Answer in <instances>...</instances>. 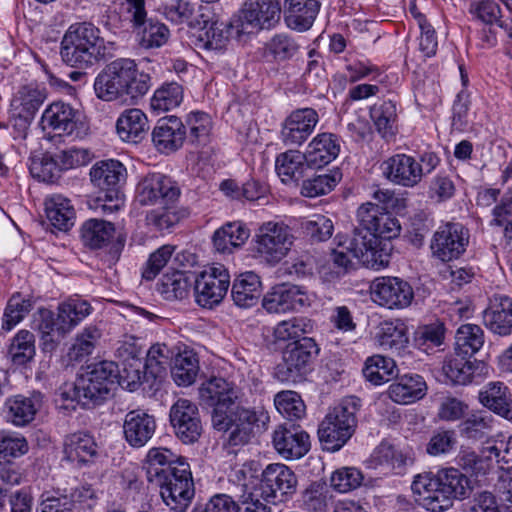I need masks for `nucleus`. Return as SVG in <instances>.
I'll use <instances>...</instances> for the list:
<instances>
[{
  "label": "nucleus",
  "mask_w": 512,
  "mask_h": 512,
  "mask_svg": "<svg viewBox=\"0 0 512 512\" xmlns=\"http://www.w3.org/2000/svg\"><path fill=\"white\" fill-rule=\"evenodd\" d=\"M381 170L384 178L395 185L413 188L421 182V168L418 160L405 153L388 157L382 162Z\"/></svg>",
  "instance_id": "24"
},
{
  "label": "nucleus",
  "mask_w": 512,
  "mask_h": 512,
  "mask_svg": "<svg viewBox=\"0 0 512 512\" xmlns=\"http://www.w3.org/2000/svg\"><path fill=\"white\" fill-rule=\"evenodd\" d=\"M341 149V139L338 135L323 132L317 134L306 147L308 166L321 168L335 160Z\"/></svg>",
  "instance_id": "34"
},
{
  "label": "nucleus",
  "mask_w": 512,
  "mask_h": 512,
  "mask_svg": "<svg viewBox=\"0 0 512 512\" xmlns=\"http://www.w3.org/2000/svg\"><path fill=\"white\" fill-rule=\"evenodd\" d=\"M189 133H186V139L195 147L206 146L210 142L212 121L208 114L204 112H192L187 116L186 125Z\"/></svg>",
  "instance_id": "52"
},
{
  "label": "nucleus",
  "mask_w": 512,
  "mask_h": 512,
  "mask_svg": "<svg viewBox=\"0 0 512 512\" xmlns=\"http://www.w3.org/2000/svg\"><path fill=\"white\" fill-rule=\"evenodd\" d=\"M156 430V421L152 415L141 410H132L125 415L123 433L126 442L133 448L147 444Z\"/></svg>",
  "instance_id": "31"
},
{
  "label": "nucleus",
  "mask_w": 512,
  "mask_h": 512,
  "mask_svg": "<svg viewBox=\"0 0 512 512\" xmlns=\"http://www.w3.org/2000/svg\"><path fill=\"white\" fill-rule=\"evenodd\" d=\"M110 389L100 382L92 381L87 373L82 374L74 385V397L83 405L96 404L109 395Z\"/></svg>",
  "instance_id": "54"
},
{
  "label": "nucleus",
  "mask_w": 512,
  "mask_h": 512,
  "mask_svg": "<svg viewBox=\"0 0 512 512\" xmlns=\"http://www.w3.org/2000/svg\"><path fill=\"white\" fill-rule=\"evenodd\" d=\"M357 217L360 226L370 231L377 240L380 238L390 240L400 235L399 220L377 204L371 202L362 204L357 210Z\"/></svg>",
  "instance_id": "22"
},
{
  "label": "nucleus",
  "mask_w": 512,
  "mask_h": 512,
  "mask_svg": "<svg viewBox=\"0 0 512 512\" xmlns=\"http://www.w3.org/2000/svg\"><path fill=\"white\" fill-rule=\"evenodd\" d=\"M125 166L118 160L109 159L95 163L90 169V179L99 189L91 207L103 214L118 211L124 204L122 186L126 180Z\"/></svg>",
  "instance_id": "5"
},
{
  "label": "nucleus",
  "mask_w": 512,
  "mask_h": 512,
  "mask_svg": "<svg viewBox=\"0 0 512 512\" xmlns=\"http://www.w3.org/2000/svg\"><path fill=\"white\" fill-rule=\"evenodd\" d=\"M478 400L494 414L512 420V395L504 382L491 381L485 384L478 393Z\"/></svg>",
  "instance_id": "33"
},
{
  "label": "nucleus",
  "mask_w": 512,
  "mask_h": 512,
  "mask_svg": "<svg viewBox=\"0 0 512 512\" xmlns=\"http://www.w3.org/2000/svg\"><path fill=\"white\" fill-rule=\"evenodd\" d=\"M63 459L78 467L93 463L98 455L94 437L86 432H75L64 441Z\"/></svg>",
  "instance_id": "35"
},
{
  "label": "nucleus",
  "mask_w": 512,
  "mask_h": 512,
  "mask_svg": "<svg viewBox=\"0 0 512 512\" xmlns=\"http://www.w3.org/2000/svg\"><path fill=\"white\" fill-rule=\"evenodd\" d=\"M445 327L441 322L423 325L414 333V342L418 349L429 354L435 347L443 344Z\"/></svg>",
  "instance_id": "58"
},
{
  "label": "nucleus",
  "mask_w": 512,
  "mask_h": 512,
  "mask_svg": "<svg viewBox=\"0 0 512 512\" xmlns=\"http://www.w3.org/2000/svg\"><path fill=\"white\" fill-rule=\"evenodd\" d=\"M151 139L159 153L170 155L183 146L186 140V126L176 116L160 118L152 130Z\"/></svg>",
  "instance_id": "26"
},
{
  "label": "nucleus",
  "mask_w": 512,
  "mask_h": 512,
  "mask_svg": "<svg viewBox=\"0 0 512 512\" xmlns=\"http://www.w3.org/2000/svg\"><path fill=\"white\" fill-rule=\"evenodd\" d=\"M45 213L50 224L58 230L67 231L74 224L75 210L70 200L55 194L45 200Z\"/></svg>",
  "instance_id": "43"
},
{
  "label": "nucleus",
  "mask_w": 512,
  "mask_h": 512,
  "mask_svg": "<svg viewBox=\"0 0 512 512\" xmlns=\"http://www.w3.org/2000/svg\"><path fill=\"white\" fill-rule=\"evenodd\" d=\"M100 337L101 332L96 326L90 325L85 327L82 332L76 336L75 342L69 349V359L72 361H82L93 352Z\"/></svg>",
  "instance_id": "59"
},
{
  "label": "nucleus",
  "mask_w": 512,
  "mask_h": 512,
  "mask_svg": "<svg viewBox=\"0 0 512 512\" xmlns=\"http://www.w3.org/2000/svg\"><path fill=\"white\" fill-rule=\"evenodd\" d=\"M262 292L260 277L254 272H245L237 276L231 288V297L234 304L240 308L255 306Z\"/></svg>",
  "instance_id": "40"
},
{
  "label": "nucleus",
  "mask_w": 512,
  "mask_h": 512,
  "mask_svg": "<svg viewBox=\"0 0 512 512\" xmlns=\"http://www.w3.org/2000/svg\"><path fill=\"white\" fill-rule=\"evenodd\" d=\"M482 320L485 327L494 334H512V298L494 295L482 313Z\"/></svg>",
  "instance_id": "28"
},
{
  "label": "nucleus",
  "mask_w": 512,
  "mask_h": 512,
  "mask_svg": "<svg viewBox=\"0 0 512 512\" xmlns=\"http://www.w3.org/2000/svg\"><path fill=\"white\" fill-rule=\"evenodd\" d=\"M35 341V335L26 329L19 330L11 338L7 356L14 366H26L34 360L36 355Z\"/></svg>",
  "instance_id": "44"
},
{
  "label": "nucleus",
  "mask_w": 512,
  "mask_h": 512,
  "mask_svg": "<svg viewBox=\"0 0 512 512\" xmlns=\"http://www.w3.org/2000/svg\"><path fill=\"white\" fill-rule=\"evenodd\" d=\"M372 300L388 309H404L414 299L412 286L398 277H379L371 285Z\"/></svg>",
  "instance_id": "17"
},
{
  "label": "nucleus",
  "mask_w": 512,
  "mask_h": 512,
  "mask_svg": "<svg viewBox=\"0 0 512 512\" xmlns=\"http://www.w3.org/2000/svg\"><path fill=\"white\" fill-rule=\"evenodd\" d=\"M169 36L170 32L167 26L153 19H148V22L137 31V41L145 49L163 46Z\"/></svg>",
  "instance_id": "57"
},
{
  "label": "nucleus",
  "mask_w": 512,
  "mask_h": 512,
  "mask_svg": "<svg viewBox=\"0 0 512 512\" xmlns=\"http://www.w3.org/2000/svg\"><path fill=\"white\" fill-rule=\"evenodd\" d=\"M272 444L284 459H300L310 450L309 434L299 425L284 423L278 425L272 433Z\"/></svg>",
  "instance_id": "19"
},
{
  "label": "nucleus",
  "mask_w": 512,
  "mask_h": 512,
  "mask_svg": "<svg viewBox=\"0 0 512 512\" xmlns=\"http://www.w3.org/2000/svg\"><path fill=\"white\" fill-rule=\"evenodd\" d=\"M469 231L457 222H448L438 227L435 231L430 248L432 255L448 262L458 259L465 251L469 243Z\"/></svg>",
  "instance_id": "15"
},
{
  "label": "nucleus",
  "mask_w": 512,
  "mask_h": 512,
  "mask_svg": "<svg viewBox=\"0 0 512 512\" xmlns=\"http://www.w3.org/2000/svg\"><path fill=\"white\" fill-rule=\"evenodd\" d=\"M322 0H284L285 21L287 25L298 31L308 30L321 6Z\"/></svg>",
  "instance_id": "39"
},
{
  "label": "nucleus",
  "mask_w": 512,
  "mask_h": 512,
  "mask_svg": "<svg viewBox=\"0 0 512 512\" xmlns=\"http://www.w3.org/2000/svg\"><path fill=\"white\" fill-rule=\"evenodd\" d=\"M411 489L416 502L430 512H444L454 500L469 496L470 481L456 468H444L437 473L424 472L414 477Z\"/></svg>",
  "instance_id": "2"
},
{
  "label": "nucleus",
  "mask_w": 512,
  "mask_h": 512,
  "mask_svg": "<svg viewBox=\"0 0 512 512\" xmlns=\"http://www.w3.org/2000/svg\"><path fill=\"white\" fill-rule=\"evenodd\" d=\"M183 100V89L175 82L165 83L153 94L150 105L158 112H167L178 107Z\"/></svg>",
  "instance_id": "55"
},
{
  "label": "nucleus",
  "mask_w": 512,
  "mask_h": 512,
  "mask_svg": "<svg viewBox=\"0 0 512 512\" xmlns=\"http://www.w3.org/2000/svg\"><path fill=\"white\" fill-rule=\"evenodd\" d=\"M115 235L113 223L91 218L86 220L80 229V238L83 245L91 250H98L108 246Z\"/></svg>",
  "instance_id": "41"
},
{
  "label": "nucleus",
  "mask_w": 512,
  "mask_h": 512,
  "mask_svg": "<svg viewBox=\"0 0 512 512\" xmlns=\"http://www.w3.org/2000/svg\"><path fill=\"white\" fill-rule=\"evenodd\" d=\"M305 164L308 166L306 152L290 149L276 157L275 169L282 182L288 183L302 177Z\"/></svg>",
  "instance_id": "47"
},
{
  "label": "nucleus",
  "mask_w": 512,
  "mask_h": 512,
  "mask_svg": "<svg viewBox=\"0 0 512 512\" xmlns=\"http://www.w3.org/2000/svg\"><path fill=\"white\" fill-rule=\"evenodd\" d=\"M407 457L388 443H381L370 457V465L380 469L383 474H401L406 465Z\"/></svg>",
  "instance_id": "46"
},
{
  "label": "nucleus",
  "mask_w": 512,
  "mask_h": 512,
  "mask_svg": "<svg viewBox=\"0 0 512 512\" xmlns=\"http://www.w3.org/2000/svg\"><path fill=\"white\" fill-rule=\"evenodd\" d=\"M396 365L393 359L381 355L368 358L363 374L374 385H381L396 376Z\"/></svg>",
  "instance_id": "53"
},
{
  "label": "nucleus",
  "mask_w": 512,
  "mask_h": 512,
  "mask_svg": "<svg viewBox=\"0 0 512 512\" xmlns=\"http://www.w3.org/2000/svg\"><path fill=\"white\" fill-rule=\"evenodd\" d=\"M43 128H50L58 135H71L79 126V112L70 104L53 102L42 114Z\"/></svg>",
  "instance_id": "32"
},
{
  "label": "nucleus",
  "mask_w": 512,
  "mask_h": 512,
  "mask_svg": "<svg viewBox=\"0 0 512 512\" xmlns=\"http://www.w3.org/2000/svg\"><path fill=\"white\" fill-rule=\"evenodd\" d=\"M369 115L377 132L385 139L391 138L396 132L397 108L392 100L383 101L370 107Z\"/></svg>",
  "instance_id": "49"
},
{
  "label": "nucleus",
  "mask_w": 512,
  "mask_h": 512,
  "mask_svg": "<svg viewBox=\"0 0 512 512\" xmlns=\"http://www.w3.org/2000/svg\"><path fill=\"white\" fill-rule=\"evenodd\" d=\"M249 235V230L242 222H229L214 232L213 245L218 252L231 253L234 248L241 247Z\"/></svg>",
  "instance_id": "45"
},
{
  "label": "nucleus",
  "mask_w": 512,
  "mask_h": 512,
  "mask_svg": "<svg viewBox=\"0 0 512 512\" xmlns=\"http://www.w3.org/2000/svg\"><path fill=\"white\" fill-rule=\"evenodd\" d=\"M375 339L384 350L392 351H400L408 342L404 324L392 321L381 323Z\"/></svg>",
  "instance_id": "51"
},
{
  "label": "nucleus",
  "mask_w": 512,
  "mask_h": 512,
  "mask_svg": "<svg viewBox=\"0 0 512 512\" xmlns=\"http://www.w3.org/2000/svg\"><path fill=\"white\" fill-rule=\"evenodd\" d=\"M191 285L189 275L176 271L162 278L158 290L166 300H182L189 295Z\"/></svg>",
  "instance_id": "56"
},
{
  "label": "nucleus",
  "mask_w": 512,
  "mask_h": 512,
  "mask_svg": "<svg viewBox=\"0 0 512 512\" xmlns=\"http://www.w3.org/2000/svg\"><path fill=\"white\" fill-rule=\"evenodd\" d=\"M341 180L338 171L318 174L304 180L301 186V194L305 197L315 198L331 192Z\"/></svg>",
  "instance_id": "60"
},
{
  "label": "nucleus",
  "mask_w": 512,
  "mask_h": 512,
  "mask_svg": "<svg viewBox=\"0 0 512 512\" xmlns=\"http://www.w3.org/2000/svg\"><path fill=\"white\" fill-rule=\"evenodd\" d=\"M256 238L257 252L266 261L278 263L290 250L293 237L288 226L269 221L259 227Z\"/></svg>",
  "instance_id": "16"
},
{
  "label": "nucleus",
  "mask_w": 512,
  "mask_h": 512,
  "mask_svg": "<svg viewBox=\"0 0 512 512\" xmlns=\"http://www.w3.org/2000/svg\"><path fill=\"white\" fill-rule=\"evenodd\" d=\"M318 122L319 115L313 108L292 111L281 125L282 143L288 147L301 146L311 136Z\"/></svg>",
  "instance_id": "21"
},
{
  "label": "nucleus",
  "mask_w": 512,
  "mask_h": 512,
  "mask_svg": "<svg viewBox=\"0 0 512 512\" xmlns=\"http://www.w3.org/2000/svg\"><path fill=\"white\" fill-rule=\"evenodd\" d=\"M89 161L90 153L87 150L72 148L53 156L44 155L42 158L33 159L30 172L39 181L54 183L60 178L62 171L85 165Z\"/></svg>",
  "instance_id": "11"
},
{
  "label": "nucleus",
  "mask_w": 512,
  "mask_h": 512,
  "mask_svg": "<svg viewBox=\"0 0 512 512\" xmlns=\"http://www.w3.org/2000/svg\"><path fill=\"white\" fill-rule=\"evenodd\" d=\"M151 87L149 74L140 71L136 62L118 58L96 76L94 91L100 100L136 104Z\"/></svg>",
  "instance_id": "1"
},
{
  "label": "nucleus",
  "mask_w": 512,
  "mask_h": 512,
  "mask_svg": "<svg viewBox=\"0 0 512 512\" xmlns=\"http://www.w3.org/2000/svg\"><path fill=\"white\" fill-rule=\"evenodd\" d=\"M199 372V360L193 350L185 349L179 352L171 366V375L179 386L194 383Z\"/></svg>",
  "instance_id": "48"
},
{
  "label": "nucleus",
  "mask_w": 512,
  "mask_h": 512,
  "mask_svg": "<svg viewBox=\"0 0 512 512\" xmlns=\"http://www.w3.org/2000/svg\"><path fill=\"white\" fill-rule=\"evenodd\" d=\"M240 391L224 378L214 377L204 382L199 389L201 401L213 407L212 424L215 429L226 428L227 412L235 408Z\"/></svg>",
  "instance_id": "10"
},
{
  "label": "nucleus",
  "mask_w": 512,
  "mask_h": 512,
  "mask_svg": "<svg viewBox=\"0 0 512 512\" xmlns=\"http://www.w3.org/2000/svg\"><path fill=\"white\" fill-rule=\"evenodd\" d=\"M266 51L277 61H285L294 57L300 44L285 33L275 34L267 43Z\"/></svg>",
  "instance_id": "63"
},
{
  "label": "nucleus",
  "mask_w": 512,
  "mask_h": 512,
  "mask_svg": "<svg viewBox=\"0 0 512 512\" xmlns=\"http://www.w3.org/2000/svg\"><path fill=\"white\" fill-rule=\"evenodd\" d=\"M178 184L161 173H149L144 176L136 188L137 199L142 205H159L162 208L173 207L180 197Z\"/></svg>",
  "instance_id": "14"
},
{
  "label": "nucleus",
  "mask_w": 512,
  "mask_h": 512,
  "mask_svg": "<svg viewBox=\"0 0 512 512\" xmlns=\"http://www.w3.org/2000/svg\"><path fill=\"white\" fill-rule=\"evenodd\" d=\"M281 13L279 0H245L230 22V34L241 39L274 29L280 23Z\"/></svg>",
  "instance_id": "6"
},
{
  "label": "nucleus",
  "mask_w": 512,
  "mask_h": 512,
  "mask_svg": "<svg viewBox=\"0 0 512 512\" xmlns=\"http://www.w3.org/2000/svg\"><path fill=\"white\" fill-rule=\"evenodd\" d=\"M105 54V40L99 28L90 22L70 25L62 38L60 55L63 62L71 67H91L103 60Z\"/></svg>",
  "instance_id": "3"
},
{
  "label": "nucleus",
  "mask_w": 512,
  "mask_h": 512,
  "mask_svg": "<svg viewBox=\"0 0 512 512\" xmlns=\"http://www.w3.org/2000/svg\"><path fill=\"white\" fill-rule=\"evenodd\" d=\"M230 285L228 269L218 264L199 273L194 279V294L198 305L213 308L220 304Z\"/></svg>",
  "instance_id": "13"
},
{
  "label": "nucleus",
  "mask_w": 512,
  "mask_h": 512,
  "mask_svg": "<svg viewBox=\"0 0 512 512\" xmlns=\"http://www.w3.org/2000/svg\"><path fill=\"white\" fill-rule=\"evenodd\" d=\"M361 408V400L356 396L343 398L321 421L318 436L324 449L340 450L355 433Z\"/></svg>",
  "instance_id": "4"
},
{
  "label": "nucleus",
  "mask_w": 512,
  "mask_h": 512,
  "mask_svg": "<svg viewBox=\"0 0 512 512\" xmlns=\"http://www.w3.org/2000/svg\"><path fill=\"white\" fill-rule=\"evenodd\" d=\"M43 402L44 395L40 391H33L29 396L17 395L9 398L5 403L6 419L15 426H26L35 419Z\"/></svg>",
  "instance_id": "30"
},
{
  "label": "nucleus",
  "mask_w": 512,
  "mask_h": 512,
  "mask_svg": "<svg viewBox=\"0 0 512 512\" xmlns=\"http://www.w3.org/2000/svg\"><path fill=\"white\" fill-rule=\"evenodd\" d=\"M47 98V91L35 83L21 86L10 103L11 117L29 125Z\"/></svg>",
  "instance_id": "27"
},
{
  "label": "nucleus",
  "mask_w": 512,
  "mask_h": 512,
  "mask_svg": "<svg viewBox=\"0 0 512 512\" xmlns=\"http://www.w3.org/2000/svg\"><path fill=\"white\" fill-rule=\"evenodd\" d=\"M297 485L296 474L281 463L269 464L261 475V495L274 505L288 501L295 494Z\"/></svg>",
  "instance_id": "12"
},
{
  "label": "nucleus",
  "mask_w": 512,
  "mask_h": 512,
  "mask_svg": "<svg viewBox=\"0 0 512 512\" xmlns=\"http://www.w3.org/2000/svg\"><path fill=\"white\" fill-rule=\"evenodd\" d=\"M309 305L308 294L301 287L287 283L272 287L262 300L263 308L269 313L298 311Z\"/></svg>",
  "instance_id": "23"
},
{
  "label": "nucleus",
  "mask_w": 512,
  "mask_h": 512,
  "mask_svg": "<svg viewBox=\"0 0 512 512\" xmlns=\"http://www.w3.org/2000/svg\"><path fill=\"white\" fill-rule=\"evenodd\" d=\"M389 398L398 404H411L422 399L427 393V384L418 374H404L388 388Z\"/></svg>",
  "instance_id": "37"
},
{
  "label": "nucleus",
  "mask_w": 512,
  "mask_h": 512,
  "mask_svg": "<svg viewBox=\"0 0 512 512\" xmlns=\"http://www.w3.org/2000/svg\"><path fill=\"white\" fill-rule=\"evenodd\" d=\"M484 344V332L476 324L461 325L455 335V353L472 357Z\"/></svg>",
  "instance_id": "50"
},
{
  "label": "nucleus",
  "mask_w": 512,
  "mask_h": 512,
  "mask_svg": "<svg viewBox=\"0 0 512 512\" xmlns=\"http://www.w3.org/2000/svg\"><path fill=\"white\" fill-rule=\"evenodd\" d=\"M270 421L268 412L263 408H246L237 405L227 412L226 428L217 429L227 433L229 446H243L255 437L256 432L265 430Z\"/></svg>",
  "instance_id": "7"
},
{
  "label": "nucleus",
  "mask_w": 512,
  "mask_h": 512,
  "mask_svg": "<svg viewBox=\"0 0 512 512\" xmlns=\"http://www.w3.org/2000/svg\"><path fill=\"white\" fill-rule=\"evenodd\" d=\"M180 464H188L180 460L171 450L162 447L151 448L145 458L143 468L148 482H159V479L180 467Z\"/></svg>",
  "instance_id": "38"
},
{
  "label": "nucleus",
  "mask_w": 512,
  "mask_h": 512,
  "mask_svg": "<svg viewBox=\"0 0 512 512\" xmlns=\"http://www.w3.org/2000/svg\"><path fill=\"white\" fill-rule=\"evenodd\" d=\"M148 130V118L138 108L125 109L116 121L117 135L127 143L141 142L146 137Z\"/></svg>",
  "instance_id": "36"
},
{
  "label": "nucleus",
  "mask_w": 512,
  "mask_h": 512,
  "mask_svg": "<svg viewBox=\"0 0 512 512\" xmlns=\"http://www.w3.org/2000/svg\"><path fill=\"white\" fill-rule=\"evenodd\" d=\"M504 10L495 0H481L471 8V13L486 26H496L512 37V0H502Z\"/></svg>",
  "instance_id": "29"
},
{
  "label": "nucleus",
  "mask_w": 512,
  "mask_h": 512,
  "mask_svg": "<svg viewBox=\"0 0 512 512\" xmlns=\"http://www.w3.org/2000/svg\"><path fill=\"white\" fill-rule=\"evenodd\" d=\"M320 351L313 338L302 337L287 345L282 362L277 365L275 375L281 382L301 381L310 371L312 362Z\"/></svg>",
  "instance_id": "8"
},
{
  "label": "nucleus",
  "mask_w": 512,
  "mask_h": 512,
  "mask_svg": "<svg viewBox=\"0 0 512 512\" xmlns=\"http://www.w3.org/2000/svg\"><path fill=\"white\" fill-rule=\"evenodd\" d=\"M32 307L31 301L23 299L19 294L13 295L5 307L1 330L4 332L11 331L18 325L25 316L30 312Z\"/></svg>",
  "instance_id": "61"
},
{
  "label": "nucleus",
  "mask_w": 512,
  "mask_h": 512,
  "mask_svg": "<svg viewBox=\"0 0 512 512\" xmlns=\"http://www.w3.org/2000/svg\"><path fill=\"white\" fill-rule=\"evenodd\" d=\"M92 311L89 302L80 298H70L58 306L57 333L61 336L69 333Z\"/></svg>",
  "instance_id": "42"
},
{
  "label": "nucleus",
  "mask_w": 512,
  "mask_h": 512,
  "mask_svg": "<svg viewBox=\"0 0 512 512\" xmlns=\"http://www.w3.org/2000/svg\"><path fill=\"white\" fill-rule=\"evenodd\" d=\"M442 371L451 383L468 385L480 383L488 373L487 365L482 361L473 360L455 353L445 358Z\"/></svg>",
  "instance_id": "25"
},
{
  "label": "nucleus",
  "mask_w": 512,
  "mask_h": 512,
  "mask_svg": "<svg viewBox=\"0 0 512 512\" xmlns=\"http://www.w3.org/2000/svg\"><path fill=\"white\" fill-rule=\"evenodd\" d=\"M153 484L159 487L164 504L174 512H185L195 495L189 464H180V467Z\"/></svg>",
  "instance_id": "9"
},
{
  "label": "nucleus",
  "mask_w": 512,
  "mask_h": 512,
  "mask_svg": "<svg viewBox=\"0 0 512 512\" xmlns=\"http://www.w3.org/2000/svg\"><path fill=\"white\" fill-rule=\"evenodd\" d=\"M171 353L165 344H155L150 347L146 354V360L143 363L146 371L153 377H160L166 372L170 365Z\"/></svg>",
  "instance_id": "64"
},
{
  "label": "nucleus",
  "mask_w": 512,
  "mask_h": 512,
  "mask_svg": "<svg viewBox=\"0 0 512 512\" xmlns=\"http://www.w3.org/2000/svg\"><path fill=\"white\" fill-rule=\"evenodd\" d=\"M170 422L176 436L185 444H192L201 436L202 423L196 404L178 399L170 409Z\"/></svg>",
  "instance_id": "20"
},
{
  "label": "nucleus",
  "mask_w": 512,
  "mask_h": 512,
  "mask_svg": "<svg viewBox=\"0 0 512 512\" xmlns=\"http://www.w3.org/2000/svg\"><path fill=\"white\" fill-rule=\"evenodd\" d=\"M274 404L278 412L288 419H300L306 406L300 395L294 391H281L275 395Z\"/></svg>",
  "instance_id": "62"
},
{
  "label": "nucleus",
  "mask_w": 512,
  "mask_h": 512,
  "mask_svg": "<svg viewBox=\"0 0 512 512\" xmlns=\"http://www.w3.org/2000/svg\"><path fill=\"white\" fill-rule=\"evenodd\" d=\"M380 242L370 231L359 225L354 230L353 237L349 240L346 250L357 263L371 269L385 267L389 260L388 255L382 249H378Z\"/></svg>",
  "instance_id": "18"
}]
</instances>
